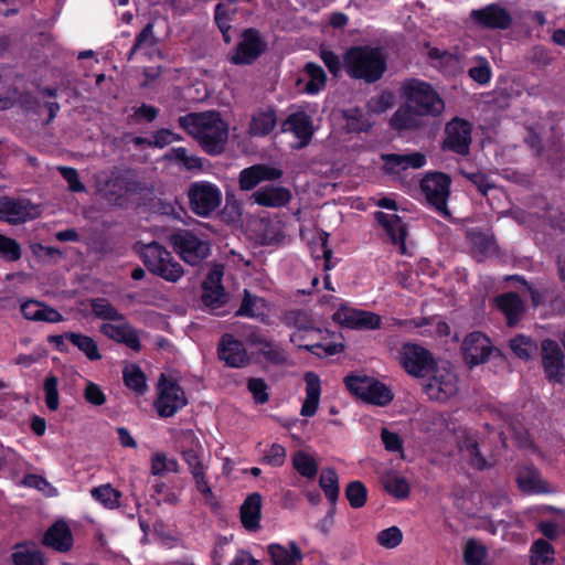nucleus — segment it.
Wrapping results in <instances>:
<instances>
[{
	"label": "nucleus",
	"instance_id": "19",
	"mask_svg": "<svg viewBox=\"0 0 565 565\" xmlns=\"http://www.w3.org/2000/svg\"><path fill=\"white\" fill-rule=\"evenodd\" d=\"M217 356L226 366L241 369L249 364L244 343L230 333H224L217 343Z\"/></svg>",
	"mask_w": 565,
	"mask_h": 565
},
{
	"label": "nucleus",
	"instance_id": "61",
	"mask_svg": "<svg viewBox=\"0 0 565 565\" xmlns=\"http://www.w3.org/2000/svg\"><path fill=\"white\" fill-rule=\"evenodd\" d=\"M180 455L188 465L191 475L206 470V466L203 463V447L193 450H183Z\"/></svg>",
	"mask_w": 565,
	"mask_h": 565
},
{
	"label": "nucleus",
	"instance_id": "41",
	"mask_svg": "<svg viewBox=\"0 0 565 565\" xmlns=\"http://www.w3.org/2000/svg\"><path fill=\"white\" fill-rule=\"evenodd\" d=\"M305 73L308 75L309 81L305 85V93L309 95H317L327 84V74L322 66L315 62H308L303 67Z\"/></svg>",
	"mask_w": 565,
	"mask_h": 565
},
{
	"label": "nucleus",
	"instance_id": "35",
	"mask_svg": "<svg viewBox=\"0 0 565 565\" xmlns=\"http://www.w3.org/2000/svg\"><path fill=\"white\" fill-rule=\"evenodd\" d=\"M267 552L274 565H297L302 561V553L295 541L289 542V550L278 543L267 546Z\"/></svg>",
	"mask_w": 565,
	"mask_h": 565
},
{
	"label": "nucleus",
	"instance_id": "22",
	"mask_svg": "<svg viewBox=\"0 0 565 565\" xmlns=\"http://www.w3.org/2000/svg\"><path fill=\"white\" fill-rule=\"evenodd\" d=\"M374 218L377 222V224L383 227L392 245L398 247V252L401 255H405V241L408 234V226L403 221V218L397 214H387L382 211H376L374 213Z\"/></svg>",
	"mask_w": 565,
	"mask_h": 565
},
{
	"label": "nucleus",
	"instance_id": "56",
	"mask_svg": "<svg viewBox=\"0 0 565 565\" xmlns=\"http://www.w3.org/2000/svg\"><path fill=\"white\" fill-rule=\"evenodd\" d=\"M465 450L469 456V465L477 470H486L490 468V463L487 461L484 456L481 454L479 445L476 440H465Z\"/></svg>",
	"mask_w": 565,
	"mask_h": 565
},
{
	"label": "nucleus",
	"instance_id": "18",
	"mask_svg": "<svg viewBox=\"0 0 565 565\" xmlns=\"http://www.w3.org/2000/svg\"><path fill=\"white\" fill-rule=\"evenodd\" d=\"M473 23L486 30H507L512 24L510 12L498 3H490L470 12Z\"/></svg>",
	"mask_w": 565,
	"mask_h": 565
},
{
	"label": "nucleus",
	"instance_id": "58",
	"mask_svg": "<svg viewBox=\"0 0 565 565\" xmlns=\"http://www.w3.org/2000/svg\"><path fill=\"white\" fill-rule=\"evenodd\" d=\"M385 490L398 500L408 498L411 487L406 478L394 476L385 482Z\"/></svg>",
	"mask_w": 565,
	"mask_h": 565
},
{
	"label": "nucleus",
	"instance_id": "21",
	"mask_svg": "<svg viewBox=\"0 0 565 565\" xmlns=\"http://www.w3.org/2000/svg\"><path fill=\"white\" fill-rule=\"evenodd\" d=\"M333 319L342 327L353 330H376L382 323L379 315L360 309H339Z\"/></svg>",
	"mask_w": 565,
	"mask_h": 565
},
{
	"label": "nucleus",
	"instance_id": "54",
	"mask_svg": "<svg viewBox=\"0 0 565 565\" xmlns=\"http://www.w3.org/2000/svg\"><path fill=\"white\" fill-rule=\"evenodd\" d=\"M43 391L45 394V404L50 411H57L60 406V394H58V377L49 373L43 383Z\"/></svg>",
	"mask_w": 565,
	"mask_h": 565
},
{
	"label": "nucleus",
	"instance_id": "50",
	"mask_svg": "<svg viewBox=\"0 0 565 565\" xmlns=\"http://www.w3.org/2000/svg\"><path fill=\"white\" fill-rule=\"evenodd\" d=\"M202 302L209 310L215 315H220L216 310L225 306L227 298L224 287L202 289Z\"/></svg>",
	"mask_w": 565,
	"mask_h": 565
},
{
	"label": "nucleus",
	"instance_id": "5",
	"mask_svg": "<svg viewBox=\"0 0 565 565\" xmlns=\"http://www.w3.org/2000/svg\"><path fill=\"white\" fill-rule=\"evenodd\" d=\"M140 258L151 274L166 281L177 282L184 275L182 265L157 242L145 245L140 250Z\"/></svg>",
	"mask_w": 565,
	"mask_h": 565
},
{
	"label": "nucleus",
	"instance_id": "49",
	"mask_svg": "<svg viewBox=\"0 0 565 565\" xmlns=\"http://www.w3.org/2000/svg\"><path fill=\"white\" fill-rule=\"evenodd\" d=\"M345 498L353 509H360L367 501V489L362 481L354 480L348 483L344 491Z\"/></svg>",
	"mask_w": 565,
	"mask_h": 565
},
{
	"label": "nucleus",
	"instance_id": "6",
	"mask_svg": "<svg viewBox=\"0 0 565 565\" xmlns=\"http://www.w3.org/2000/svg\"><path fill=\"white\" fill-rule=\"evenodd\" d=\"M451 183L450 175L440 171L427 172L419 182L420 192L428 207L446 220L451 218L447 204Z\"/></svg>",
	"mask_w": 565,
	"mask_h": 565
},
{
	"label": "nucleus",
	"instance_id": "20",
	"mask_svg": "<svg viewBox=\"0 0 565 565\" xmlns=\"http://www.w3.org/2000/svg\"><path fill=\"white\" fill-rule=\"evenodd\" d=\"M281 169L266 163H256L244 168L238 174L241 191H252L264 181H277L282 177Z\"/></svg>",
	"mask_w": 565,
	"mask_h": 565
},
{
	"label": "nucleus",
	"instance_id": "37",
	"mask_svg": "<svg viewBox=\"0 0 565 565\" xmlns=\"http://www.w3.org/2000/svg\"><path fill=\"white\" fill-rule=\"evenodd\" d=\"M277 124V116L274 108L260 109L252 116L249 134L256 137L269 135Z\"/></svg>",
	"mask_w": 565,
	"mask_h": 565
},
{
	"label": "nucleus",
	"instance_id": "60",
	"mask_svg": "<svg viewBox=\"0 0 565 565\" xmlns=\"http://www.w3.org/2000/svg\"><path fill=\"white\" fill-rule=\"evenodd\" d=\"M0 255L8 262H17L22 255L21 246L14 238L0 234Z\"/></svg>",
	"mask_w": 565,
	"mask_h": 565
},
{
	"label": "nucleus",
	"instance_id": "34",
	"mask_svg": "<svg viewBox=\"0 0 565 565\" xmlns=\"http://www.w3.org/2000/svg\"><path fill=\"white\" fill-rule=\"evenodd\" d=\"M516 483L525 494L547 493V483L542 480L540 471L535 467H526L518 473Z\"/></svg>",
	"mask_w": 565,
	"mask_h": 565
},
{
	"label": "nucleus",
	"instance_id": "64",
	"mask_svg": "<svg viewBox=\"0 0 565 565\" xmlns=\"http://www.w3.org/2000/svg\"><path fill=\"white\" fill-rule=\"evenodd\" d=\"M175 444L180 454L183 450H193L202 447L200 439L192 429H181L175 437Z\"/></svg>",
	"mask_w": 565,
	"mask_h": 565
},
{
	"label": "nucleus",
	"instance_id": "38",
	"mask_svg": "<svg viewBox=\"0 0 565 565\" xmlns=\"http://www.w3.org/2000/svg\"><path fill=\"white\" fill-rule=\"evenodd\" d=\"M256 354L273 366H284L289 360V353L284 344L275 339H269L266 344L257 349Z\"/></svg>",
	"mask_w": 565,
	"mask_h": 565
},
{
	"label": "nucleus",
	"instance_id": "8",
	"mask_svg": "<svg viewBox=\"0 0 565 565\" xmlns=\"http://www.w3.org/2000/svg\"><path fill=\"white\" fill-rule=\"evenodd\" d=\"M173 250L190 266L201 265L211 255V244L189 230H177L169 236Z\"/></svg>",
	"mask_w": 565,
	"mask_h": 565
},
{
	"label": "nucleus",
	"instance_id": "16",
	"mask_svg": "<svg viewBox=\"0 0 565 565\" xmlns=\"http://www.w3.org/2000/svg\"><path fill=\"white\" fill-rule=\"evenodd\" d=\"M186 404L185 393L177 382L160 384L159 394L154 401V407L160 417H172Z\"/></svg>",
	"mask_w": 565,
	"mask_h": 565
},
{
	"label": "nucleus",
	"instance_id": "13",
	"mask_svg": "<svg viewBox=\"0 0 565 565\" xmlns=\"http://www.w3.org/2000/svg\"><path fill=\"white\" fill-rule=\"evenodd\" d=\"M471 124L462 118L455 117L445 127L446 138L443 142V149L455 152L459 156H468L472 142Z\"/></svg>",
	"mask_w": 565,
	"mask_h": 565
},
{
	"label": "nucleus",
	"instance_id": "43",
	"mask_svg": "<svg viewBox=\"0 0 565 565\" xmlns=\"http://www.w3.org/2000/svg\"><path fill=\"white\" fill-rule=\"evenodd\" d=\"M90 309L93 315L102 320L125 321V316L119 312L106 298L90 299Z\"/></svg>",
	"mask_w": 565,
	"mask_h": 565
},
{
	"label": "nucleus",
	"instance_id": "53",
	"mask_svg": "<svg viewBox=\"0 0 565 565\" xmlns=\"http://www.w3.org/2000/svg\"><path fill=\"white\" fill-rule=\"evenodd\" d=\"M531 565H552L553 546L545 540L540 539L532 545Z\"/></svg>",
	"mask_w": 565,
	"mask_h": 565
},
{
	"label": "nucleus",
	"instance_id": "55",
	"mask_svg": "<svg viewBox=\"0 0 565 565\" xmlns=\"http://www.w3.org/2000/svg\"><path fill=\"white\" fill-rule=\"evenodd\" d=\"M472 248L482 256H488L494 253L495 242L494 238L481 231H472L469 234Z\"/></svg>",
	"mask_w": 565,
	"mask_h": 565
},
{
	"label": "nucleus",
	"instance_id": "51",
	"mask_svg": "<svg viewBox=\"0 0 565 565\" xmlns=\"http://www.w3.org/2000/svg\"><path fill=\"white\" fill-rule=\"evenodd\" d=\"M510 349L521 360L527 361L537 349L536 343L524 334H518L510 340Z\"/></svg>",
	"mask_w": 565,
	"mask_h": 565
},
{
	"label": "nucleus",
	"instance_id": "11",
	"mask_svg": "<svg viewBox=\"0 0 565 565\" xmlns=\"http://www.w3.org/2000/svg\"><path fill=\"white\" fill-rule=\"evenodd\" d=\"M266 49L267 43L259 31L248 28L242 32V39L231 53L228 61L234 65H252Z\"/></svg>",
	"mask_w": 565,
	"mask_h": 565
},
{
	"label": "nucleus",
	"instance_id": "47",
	"mask_svg": "<svg viewBox=\"0 0 565 565\" xmlns=\"http://www.w3.org/2000/svg\"><path fill=\"white\" fill-rule=\"evenodd\" d=\"M125 385L138 394H145L147 391V379L142 370L137 364H131L122 372Z\"/></svg>",
	"mask_w": 565,
	"mask_h": 565
},
{
	"label": "nucleus",
	"instance_id": "28",
	"mask_svg": "<svg viewBox=\"0 0 565 565\" xmlns=\"http://www.w3.org/2000/svg\"><path fill=\"white\" fill-rule=\"evenodd\" d=\"M382 160L387 173H399L408 168L419 169L427 162L426 156L417 151L407 154L386 153L382 154Z\"/></svg>",
	"mask_w": 565,
	"mask_h": 565
},
{
	"label": "nucleus",
	"instance_id": "57",
	"mask_svg": "<svg viewBox=\"0 0 565 565\" xmlns=\"http://www.w3.org/2000/svg\"><path fill=\"white\" fill-rule=\"evenodd\" d=\"M402 541L403 532L395 525L380 531L376 536L379 545L388 550L397 547Z\"/></svg>",
	"mask_w": 565,
	"mask_h": 565
},
{
	"label": "nucleus",
	"instance_id": "24",
	"mask_svg": "<svg viewBox=\"0 0 565 565\" xmlns=\"http://www.w3.org/2000/svg\"><path fill=\"white\" fill-rule=\"evenodd\" d=\"M281 131H290L299 140L297 149L307 147L313 135L315 128L311 117L303 110L290 114L281 125Z\"/></svg>",
	"mask_w": 565,
	"mask_h": 565
},
{
	"label": "nucleus",
	"instance_id": "4",
	"mask_svg": "<svg viewBox=\"0 0 565 565\" xmlns=\"http://www.w3.org/2000/svg\"><path fill=\"white\" fill-rule=\"evenodd\" d=\"M343 383L352 396L369 405L383 407L394 398L392 390L373 376L351 373L344 376Z\"/></svg>",
	"mask_w": 565,
	"mask_h": 565
},
{
	"label": "nucleus",
	"instance_id": "7",
	"mask_svg": "<svg viewBox=\"0 0 565 565\" xmlns=\"http://www.w3.org/2000/svg\"><path fill=\"white\" fill-rule=\"evenodd\" d=\"M331 332L328 329L316 327V323L306 331H294L290 342L319 358L332 356L344 350L342 343L330 340Z\"/></svg>",
	"mask_w": 565,
	"mask_h": 565
},
{
	"label": "nucleus",
	"instance_id": "26",
	"mask_svg": "<svg viewBox=\"0 0 565 565\" xmlns=\"http://www.w3.org/2000/svg\"><path fill=\"white\" fill-rule=\"evenodd\" d=\"M252 199L256 204L264 207H282L292 199L290 190L279 185H264L254 191Z\"/></svg>",
	"mask_w": 565,
	"mask_h": 565
},
{
	"label": "nucleus",
	"instance_id": "25",
	"mask_svg": "<svg viewBox=\"0 0 565 565\" xmlns=\"http://www.w3.org/2000/svg\"><path fill=\"white\" fill-rule=\"evenodd\" d=\"M100 332L108 339L124 344L135 352L142 349L138 330L128 322L121 324L104 323Z\"/></svg>",
	"mask_w": 565,
	"mask_h": 565
},
{
	"label": "nucleus",
	"instance_id": "59",
	"mask_svg": "<svg viewBox=\"0 0 565 565\" xmlns=\"http://www.w3.org/2000/svg\"><path fill=\"white\" fill-rule=\"evenodd\" d=\"M477 65L470 67L468 71L469 76L479 85H486L490 82L492 76V71L487 58L478 56Z\"/></svg>",
	"mask_w": 565,
	"mask_h": 565
},
{
	"label": "nucleus",
	"instance_id": "52",
	"mask_svg": "<svg viewBox=\"0 0 565 565\" xmlns=\"http://www.w3.org/2000/svg\"><path fill=\"white\" fill-rule=\"evenodd\" d=\"M487 555V547L475 539L468 540L465 544L463 561L467 565H483Z\"/></svg>",
	"mask_w": 565,
	"mask_h": 565
},
{
	"label": "nucleus",
	"instance_id": "40",
	"mask_svg": "<svg viewBox=\"0 0 565 565\" xmlns=\"http://www.w3.org/2000/svg\"><path fill=\"white\" fill-rule=\"evenodd\" d=\"M292 468L307 479H315L318 475L319 466L317 460L305 450H297L291 458Z\"/></svg>",
	"mask_w": 565,
	"mask_h": 565
},
{
	"label": "nucleus",
	"instance_id": "42",
	"mask_svg": "<svg viewBox=\"0 0 565 565\" xmlns=\"http://www.w3.org/2000/svg\"><path fill=\"white\" fill-rule=\"evenodd\" d=\"M68 341L89 361H98L102 359L98 344L92 337L81 332H73L68 334Z\"/></svg>",
	"mask_w": 565,
	"mask_h": 565
},
{
	"label": "nucleus",
	"instance_id": "48",
	"mask_svg": "<svg viewBox=\"0 0 565 565\" xmlns=\"http://www.w3.org/2000/svg\"><path fill=\"white\" fill-rule=\"evenodd\" d=\"M153 22H148L142 30L136 35L132 46L130 47L127 60L132 61L134 56L143 47H152L157 44V38L153 33Z\"/></svg>",
	"mask_w": 565,
	"mask_h": 565
},
{
	"label": "nucleus",
	"instance_id": "12",
	"mask_svg": "<svg viewBox=\"0 0 565 565\" xmlns=\"http://www.w3.org/2000/svg\"><path fill=\"white\" fill-rule=\"evenodd\" d=\"M424 385V392L430 399L446 402L458 391V379L449 367L435 366Z\"/></svg>",
	"mask_w": 565,
	"mask_h": 565
},
{
	"label": "nucleus",
	"instance_id": "45",
	"mask_svg": "<svg viewBox=\"0 0 565 565\" xmlns=\"http://www.w3.org/2000/svg\"><path fill=\"white\" fill-rule=\"evenodd\" d=\"M282 323L288 328H295V331H306L315 324L312 317L302 309H291L285 311L281 317Z\"/></svg>",
	"mask_w": 565,
	"mask_h": 565
},
{
	"label": "nucleus",
	"instance_id": "63",
	"mask_svg": "<svg viewBox=\"0 0 565 565\" xmlns=\"http://www.w3.org/2000/svg\"><path fill=\"white\" fill-rule=\"evenodd\" d=\"M343 117L347 120V126L351 132L366 131L367 126L365 122L363 111L355 107L343 111Z\"/></svg>",
	"mask_w": 565,
	"mask_h": 565
},
{
	"label": "nucleus",
	"instance_id": "9",
	"mask_svg": "<svg viewBox=\"0 0 565 565\" xmlns=\"http://www.w3.org/2000/svg\"><path fill=\"white\" fill-rule=\"evenodd\" d=\"M188 199L194 214L207 217L221 205L222 192L209 181H196L190 184Z\"/></svg>",
	"mask_w": 565,
	"mask_h": 565
},
{
	"label": "nucleus",
	"instance_id": "36",
	"mask_svg": "<svg viewBox=\"0 0 565 565\" xmlns=\"http://www.w3.org/2000/svg\"><path fill=\"white\" fill-rule=\"evenodd\" d=\"M13 565H45L43 553L34 543H17L11 554Z\"/></svg>",
	"mask_w": 565,
	"mask_h": 565
},
{
	"label": "nucleus",
	"instance_id": "32",
	"mask_svg": "<svg viewBox=\"0 0 565 565\" xmlns=\"http://www.w3.org/2000/svg\"><path fill=\"white\" fill-rule=\"evenodd\" d=\"M242 525L247 531H257L262 519V495L254 492L247 495L239 509Z\"/></svg>",
	"mask_w": 565,
	"mask_h": 565
},
{
	"label": "nucleus",
	"instance_id": "62",
	"mask_svg": "<svg viewBox=\"0 0 565 565\" xmlns=\"http://www.w3.org/2000/svg\"><path fill=\"white\" fill-rule=\"evenodd\" d=\"M57 171L67 182L68 190L73 193H82L86 191L84 183L81 181L78 171L72 167L58 166Z\"/></svg>",
	"mask_w": 565,
	"mask_h": 565
},
{
	"label": "nucleus",
	"instance_id": "10",
	"mask_svg": "<svg viewBox=\"0 0 565 565\" xmlns=\"http://www.w3.org/2000/svg\"><path fill=\"white\" fill-rule=\"evenodd\" d=\"M399 362L409 375L425 377L436 366L431 352L415 343H404L399 351Z\"/></svg>",
	"mask_w": 565,
	"mask_h": 565
},
{
	"label": "nucleus",
	"instance_id": "33",
	"mask_svg": "<svg viewBox=\"0 0 565 565\" xmlns=\"http://www.w3.org/2000/svg\"><path fill=\"white\" fill-rule=\"evenodd\" d=\"M306 383V398L302 403L300 414L305 417H312L319 406L321 396V381L317 373L310 371L303 375Z\"/></svg>",
	"mask_w": 565,
	"mask_h": 565
},
{
	"label": "nucleus",
	"instance_id": "3",
	"mask_svg": "<svg viewBox=\"0 0 565 565\" xmlns=\"http://www.w3.org/2000/svg\"><path fill=\"white\" fill-rule=\"evenodd\" d=\"M401 96L423 117H438L445 110V102L427 82L409 78L401 86Z\"/></svg>",
	"mask_w": 565,
	"mask_h": 565
},
{
	"label": "nucleus",
	"instance_id": "29",
	"mask_svg": "<svg viewBox=\"0 0 565 565\" xmlns=\"http://www.w3.org/2000/svg\"><path fill=\"white\" fill-rule=\"evenodd\" d=\"M423 116L411 107L406 102L401 105L390 119L391 129L402 134L405 131H414L423 126Z\"/></svg>",
	"mask_w": 565,
	"mask_h": 565
},
{
	"label": "nucleus",
	"instance_id": "46",
	"mask_svg": "<svg viewBox=\"0 0 565 565\" xmlns=\"http://www.w3.org/2000/svg\"><path fill=\"white\" fill-rule=\"evenodd\" d=\"M319 486L331 504H335L340 493L339 478L332 468L324 469L319 478Z\"/></svg>",
	"mask_w": 565,
	"mask_h": 565
},
{
	"label": "nucleus",
	"instance_id": "17",
	"mask_svg": "<svg viewBox=\"0 0 565 565\" xmlns=\"http://www.w3.org/2000/svg\"><path fill=\"white\" fill-rule=\"evenodd\" d=\"M39 215V207L28 199L0 196V221L17 225Z\"/></svg>",
	"mask_w": 565,
	"mask_h": 565
},
{
	"label": "nucleus",
	"instance_id": "44",
	"mask_svg": "<svg viewBox=\"0 0 565 565\" xmlns=\"http://www.w3.org/2000/svg\"><path fill=\"white\" fill-rule=\"evenodd\" d=\"M90 494L100 504L107 509H115L119 507L121 492L115 489L110 483L95 487L90 490Z\"/></svg>",
	"mask_w": 565,
	"mask_h": 565
},
{
	"label": "nucleus",
	"instance_id": "14",
	"mask_svg": "<svg viewBox=\"0 0 565 565\" xmlns=\"http://www.w3.org/2000/svg\"><path fill=\"white\" fill-rule=\"evenodd\" d=\"M462 354L466 364L472 369L479 364L486 363L492 353H501L499 349L492 345L491 340L480 331H473L463 339Z\"/></svg>",
	"mask_w": 565,
	"mask_h": 565
},
{
	"label": "nucleus",
	"instance_id": "30",
	"mask_svg": "<svg viewBox=\"0 0 565 565\" xmlns=\"http://www.w3.org/2000/svg\"><path fill=\"white\" fill-rule=\"evenodd\" d=\"M498 309L504 315L507 324H518L525 311V306L519 294L509 291L495 298Z\"/></svg>",
	"mask_w": 565,
	"mask_h": 565
},
{
	"label": "nucleus",
	"instance_id": "23",
	"mask_svg": "<svg viewBox=\"0 0 565 565\" xmlns=\"http://www.w3.org/2000/svg\"><path fill=\"white\" fill-rule=\"evenodd\" d=\"M100 191L107 201L121 205L126 200V194L140 191V183L127 174H117L107 179Z\"/></svg>",
	"mask_w": 565,
	"mask_h": 565
},
{
	"label": "nucleus",
	"instance_id": "39",
	"mask_svg": "<svg viewBox=\"0 0 565 565\" xmlns=\"http://www.w3.org/2000/svg\"><path fill=\"white\" fill-rule=\"evenodd\" d=\"M267 302L264 298L244 289V296L235 316L264 320Z\"/></svg>",
	"mask_w": 565,
	"mask_h": 565
},
{
	"label": "nucleus",
	"instance_id": "1",
	"mask_svg": "<svg viewBox=\"0 0 565 565\" xmlns=\"http://www.w3.org/2000/svg\"><path fill=\"white\" fill-rule=\"evenodd\" d=\"M179 127L198 140L210 156L224 152L228 139V126L216 110L189 113L178 119Z\"/></svg>",
	"mask_w": 565,
	"mask_h": 565
},
{
	"label": "nucleus",
	"instance_id": "27",
	"mask_svg": "<svg viewBox=\"0 0 565 565\" xmlns=\"http://www.w3.org/2000/svg\"><path fill=\"white\" fill-rule=\"evenodd\" d=\"M42 543L60 553H66L71 551L74 539L67 523L60 520L46 530Z\"/></svg>",
	"mask_w": 565,
	"mask_h": 565
},
{
	"label": "nucleus",
	"instance_id": "15",
	"mask_svg": "<svg viewBox=\"0 0 565 565\" xmlns=\"http://www.w3.org/2000/svg\"><path fill=\"white\" fill-rule=\"evenodd\" d=\"M542 367L545 379L552 384H561L565 377V355L559 344L553 339L541 342Z\"/></svg>",
	"mask_w": 565,
	"mask_h": 565
},
{
	"label": "nucleus",
	"instance_id": "2",
	"mask_svg": "<svg viewBox=\"0 0 565 565\" xmlns=\"http://www.w3.org/2000/svg\"><path fill=\"white\" fill-rule=\"evenodd\" d=\"M343 67L350 78L373 84L380 81L387 70L386 55L380 47L353 45L343 54Z\"/></svg>",
	"mask_w": 565,
	"mask_h": 565
},
{
	"label": "nucleus",
	"instance_id": "31",
	"mask_svg": "<svg viewBox=\"0 0 565 565\" xmlns=\"http://www.w3.org/2000/svg\"><path fill=\"white\" fill-rule=\"evenodd\" d=\"M20 309L26 320L56 323L64 319L56 309L34 299L21 303Z\"/></svg>",
	"mask_w": 565,
	"mask_h": 565
}]
</instances>
